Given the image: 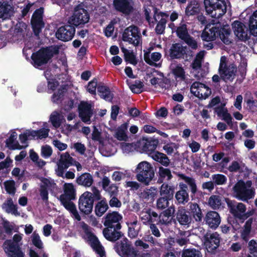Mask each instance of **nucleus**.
<instances>
[{"label":"nucleus","instance_id":"nucleus-1","mask_svg":"<svg viewBox=\"0 0 257 257\" xmlns=\"http://www.w3.org/2000/svg\"><path fill=\"white\" fill-rule=\"evenodd\" d=\"M179 176L185 181V183L180 182L179 183V190L175 194V198L177 204L185 205L190 200L188 188L190 190V197L192 200L195 198L198 190L195 179L184 174H180Z\"/></svg>","mask_w":257,"mask_h":257},{"label":"nucleus","instance_id":"nucleus-2","mask_svg":"<svg viewBox=\"0 0 257 257\" xmlns=\"http://www.w3.org/2000/svg\"><path fill=\"white\" fill-rule=\"evenodd\" d=\"M230 30L211 25H206L202 31L201 38L203 41L212 42L219 37L225 45H229L231 41L229 38Z\"/></svg>","mask_w":257,"mask_h":257},{"label":"nucleus","instance_id":"nucleus-3","mask_svg":"<svg viewBox=\"0 0 257 257\" xmlns=\"http://www.w3.org/2000/svg\"><path fill=\"white\" fill-rule=\"evenodd\" d=\"M76 199V190L72 183H65L64 185V193L60 195L59 200L61 204L71 213L77 220L81 218L79 214L75 204L72 202Z\"/></svg>","mask_w":257,"mask_h":257},{"label":"nucleus","instance_id":"nucleus-4","mask_svg":"<svg viewBox=\"0 0 257 257\" xmlns=\"http://www.w3.org/2000/svg\"><path fill=\"white\" fill-rule=\"evenodd\" d=\"M101 199L100 191L95 187H92V192H84L80 196L78 201V208L80 213L85 215L90 214L92 211L94 202Z\"/></svg>","mask_w":257,"mask_h":257},{"label":"nucleus","instance_id":"nucleus-5","mask_svg":"<svg viewBox=\"0 0 257 257\" xmlns=\"http://www.w3.org/2000/svg\"><path fill=\"white\" fill-rule=\"evenodd\" d=\"M59 53V47L58 46L41 48L31 56L34 66L38 67L47 64L54 55H57Z\"/></svg>","mask_w":257,"mask_h":257},{"label":"nucleus","instance_id":"nucleus-6","mask_svg":"<svg viewBox=\"0 0 257 257\" xmlns=\"http://www.w3.org/2000/svg\"><path fill=\"white\" fill-rule=\"evenodd\" d=\"M136 179L145 185H148L155 177V172L152 164L147 161L139 163L135 169Z\"/></svg>","mask_w":257,"mask_h":257},{"label":"nucleus","instance_id":"nucleus-7","mask_svg":"<svg viewBox=\"0 0 257 257\" xmlns=\"http://www.w3.org/2000/svg\"><path fill=\"white\" fill-rule=\"evenodd\" d=\"M21 234H15L13 239H7L3 243V248L8 257H24L25 254L22 250L21 244L19 242L22 240Z\"/></svg>","mask_w":257,"mask_h":257},{"label":"nucleus","instance_id":"nucleus-8","mask_svg":"<svg viewBox=\"0 0 257 257\" xmlns=\"http://www.w3.org/2000/svg\"><path fill=\"white\" fill-rule=\"evenodd\" d=\"M205 11L212 18H220L226 12V4L223 0H204Z\"/></svg>","mask_w":257,"mask_h":257},{"label":"nucleus","instance_id":"nucleus-9","mask_svg":"<svg viewBox=\"0 0 257 257\" xmlns=\"http://www.w3.org/2000/svg\"><path fill=\"white\" fill-rule=\"evenodd\" d=\"M90 19V16L87 11L78 5L75 9L72 15L69 18L68 23L74 25L75 27H83L88 23Z\"/></svg>","mask_w":257,"mask_h":257},{"label":"nucleus","instance_id":"nucleus-10","mask_svg":"<svg viewBox=\"0 0 257 257\" xmlns=\"http://www.w3.org/2000/svg\"><path fill=\"white\" fill-rule=\"evenodd\" d=\"M237 72V67L234 63L227 64L225 56H221L220 60L218 73L221 78L224 81L232 80L234 79Z\"/></svg>","mask_w":257,"mask_h":257},{"label":"nucleus","instance_id":"nucleus-11","mask_svg":"<svg viewBox=\"0 0 257 257\" xmlns=\"http://www.w3.org/2000/svg\"><path fill=\"white\" fill-rule=\"evenodd\" d=\"M244 185V182L240 180L234 185L233 190L237 199L243 201H247L254 197L255 189L254 188H246Z\"/></svg>","mask_w":257,"mask_h":257},{"label":"nucleus","instance_id":"nucleus-12","mask_svg":"<svg viewBox=\"0 0 257 257\" xmlns=\"http://www.w3.org/2000/svg\"><path fill=\"white\" fill-rule=\"evenodd\" d=\"M122 40L124 42H127L135 46H138L142 44L141 35L139 28L135 25H132L124 29Z\"/></svg>","mask_w":257,"mask_h":257},{"label":"nucleus","instance_id":"nucleus-13","mask_svg":"<svg viewBox=\"0 0 257 257\" xmlns=\"http://www.w3.org/2000/svg\"><path fill=\"white\" fill-rule=\"evenodd\" d=\"M114 248L121 257H136L137 252L130 244L128 239L124 237L120 241L116 242Z\"/></svg>","mask_w":257,"mask_h":257},{"label":"nucleus","instance_id":"nucleus-14","mask_svg":"<svg viewBox=\"0 0 257 257\" xmlns=\"http://www.w3.org/2000/svg\"><path fill=\"white\" fill-rule=\"evenodd\" d=\"M230 212L236 218L245 219L249 216L245 214L246 206L242 203H237L234 200H231L229 198H224Z\"/></svg>","mask_w":257,"mask_h":257},{"label":"nucleus","instance_id":"nucleus-15","mask_svg":"<svg viewBox=\"0 0 257 257\" xmlns=\"http://www.w3.org/2000/svg\"><path fill=\"white\" fill-rule=\"evenodd\" d=\"M76 27L69 24L60 27L57 30L55 36L59 40L68 42L71 40L75 34Z\"/></svg>","mask_w":257,"mask_h":257},{"label":"nucleus","instance_id":"nucleus-16","mask_svg":"<svg viewBox=\"0 0 257 257\" xmlns=\"http://www.w3.org/2000/svg\"><path fill=\"white\" fill-rule=\"evenodd\" d=\"M82 229L91 242V246L100 257L105 255V251L98 238L90 231L89 226L85 223L82 225Z\"/></svg>","mask_w":257,"mask_h":257},{"label":"nucleus","instance_id":"nucleus-17","mask_svg":"<svg viewBox=\"0 0 257 257\" xmlns=\"http://www.w3.org/2000/svg\"><path fill=\"white\" fill-rule=\"evenodd\" d=\"M122 219L120 214L117 211L108 212L104 217L103 224L105 228L121 229L120 221Z\"/></svg>","mask_w":257,"mask_h":257},{"label":"nucleus","instance_id":"nucleus-18","mask_svg":"<svg viewBox=\"0 0 257 257\" xmlns=\"http://www.w3.org/2000/svg\"><path fill=\"white\" fill-rule=\"evenodd\" d=\"M192 93L200 99H205L211 93L210 88L205 84L200 82L195 81L191 86Z\"/></svg>","mask_w":257,"mask_h":257},{"label":"nucleus","instance_id":"nucleus-19","mask_svg":"<svg viewBox=\"0 0 257 257\" xmlns=\"http://www.w3.org/2000/svg\"><path fill=\"white\" fill-rule=\"evenodd\" d=\"M204 245L211 250H215L220 244V237L217 232H207L203 236Z\"/></svg>","mask_w":257,"mask_h":257},{"label":"nucleus","instance_id":"nucleus-20","mask_svg":"<svg viewBox=\"0 0 257 257\" xmlns=\"http://www.w3.org/2000/svg\"><path fill=\"white\" fill-rule=\"evenodd\" d=\"M174 216H175V220L182 226L189 227L192 222V217L190 214L189 211L187 210L184 207H178Z\"/></svg>","mask_w":257,"mask_h":257},{"label":"nucleus","instance_id":"nucleus-21","mask_svg":"<svg viewBox=\"0 0 257 257\" xmlns=\"http://www.w3.org/2000/svg\"><path fill=\"white\" fill-rule=\"evenodd\" d=\"M78 110L79 116L81 120L85 123H90V118L93 115L91 105L87 102H81Z\"/></svg>","mask_w":257,"mask_h":257},{"label":"nucleus","instance_id":"nucleus-22","mask_svg":"<svg viewBox=\"0 0 257 257\" xmlns=\"http://www.w3.org/2000/svg\"><path fill=\"white\" fill-rule=\"evenodd\" d=\"M232 27L235 35L239 40L245 42L249 39L248 29L242 22L235 21L232 24Z\"/></svg>","mask_w":257,"mask_h":257},{"label":"nucleus","instance_id":"nucleus-23","mask_svg":"<svg viewBox=\"0 0 257 257\" xmlns=\"http://www.w3.org/2000/svg\"><path fill=\"white\" fill-rule=\"evenodd\" d=\"M132 0H113V5L115 10L126 16L132 13L134 8L131 4Z\"/></svg>","mask_w":257,"mask_h":257},{"label":"nucleus","instance_id":"nucleus-24","mask_svg":"<svg viewBox=\"0 0 257 257\" xmlns=\"http://www.w3.org/2000/svg\"><path fill=\"white\" fill-rule=\"evenodd\" d=\"M14 7L6 0H0V19L3 21L10 19L14 16Z\"/></svg>","mask_w":257,"mask_h":257},{"label":"nucleus","instance_id":"nucleus-25","mask_svg":"<svg viewBox=\"0 0 257 257\" xmlns=\"http://www.w3.org/2000/svg\"><path fill=\"white\" fill-rule=\"evenodd\" d=\"M73 161L74 159L68 152L61 154L58 163V175L62 177L64 170L73 165Z\"/></svg>","mask_w":257,"mask_h":257},{"label":"nucleus","instance_id":"nucleus-26","mask_svg":"<svg viewBox=\"0 0 257 257\" xmlns=\"http://www.w3.org/2000/svg\"><path fill=\"white\" fill-rule=\"evenodd\" d=\"M203 220L205 223L212 229H216L221 222V217L219 213L215 211H208Z\"/></svg>","mask_w":257,"mask_h":257},{"label":"nucleus","instance_id":"nucleus-27","mask_svg":"<svg viewBox=\"0 0 257 257\" xmlns=\"http://www.w3.org/2000/svg\"><path fill=\"white\" fill-rule=\"evenodd\" d=\"M138 144L144 152H153L156 150L159 141L154 138L143 137L138 141Z\"/></svg>","mask_w":257,"mask_h":257},{"label":"nucleus","instance_id":"nucleus-28","mask_svg":"<svg viewBox=\"0 0 257 257\" xmlns=\"http://www.w3.org/2000/svg\"><path fill=\"white\" fill-rule=\"evenodd\" d=\"M158 213L151 208L144 209L141 214V219L145 225L157 222Z\"/></svg>","mask_w":257,"mask_h":257},{"label":"nucleus","instance_id":"nucleus-29","mask_svg":"<svg viewBox=\"0 0 257 257\" xmlns=\"http://www.w3.org/2000/svg\"><path fill=\"white\" fill-rule=\"evenodd\" d=\"M120 229L104 228L103 230L104 237L107 240L114 242L123 236V233L119 230Z\"/></svg>","mask_w":257,"mask_h":257},{"label":"nucleus","instance_id":"nucleus-30","mask_svg":"<svg viewBox=\"0 0 257 257\" xmlns=\"http://www.w3.org/2000/svg\"><path fill=\"white\" fill-rule=\"evenodd\" d=\"M186 46H183L179 43H175L172 44L170 49V57L172 59H180L184 58V48Z\"/></svg>","mask_w":257,"mask_h":257},{"label":"nucleus","instance_id":"nucleus-31","mask_svg":"<svg viewBox=\"0 0 257 257\" xmlns=\"http://www.w3.org/2000/svg\"><path fill=\"white\" fill-rule=\"evenodd\" d=\"M224 197L220 195H212L208 200V204L213 209L216 210L224 207Z\"/></svg>","mask_w":257,"mask_h":257},{"label":"nucleus","instance_id":"nucleus-32","mask_svg":"<svg viewBox=\"0 0 257 257\" xmlns=\"http://www.w3.org/2000/svg\"><path fill=\"white\" fill-rule=\"evenodd\" d=\"M189 205L190 214L196 222H201L202 221L203 215L199 205L197 203L192 202H190Z\"/></svg>","mask_w":257,"mask_h":257},{"label":"nucleus","instance_id":"nucleus-33","mask_svg":"<svg viewBox=\"0 0 257 257\" xmlns=\"http://www.w3.org/2000/svg\"><path fill=\"white\" fill-rule=\"evenodd\" d=\"M17 138V133L15 131H13L9 138L6 140V146L10 150H21L23 148V146H21L16 141Z\"/></svg>","mask_w":257,"mask_h":257},{"label":"nucleus","instance_id":"nucleus-34","mask_svg":"<svg viewBox=\"0 0 257 257\" xmlns=\"http://www.w3.org/2000/svg\"><path fill=\"white\" fill-rule=\"evenodd\" d=\"M97 92L99 95L106 101H111L113 94L110 90L108 87L103 84L99 83L97 86Z\"/></svg>","mask_w":257,"mask_h":257},{"label":"nucleus","instance_id":"nucleus-35","mask_svg":"<svg viewBox=\"0 0 257 257\" xmlns=\"http://www.w3.org/2000/svg\"><path fill=\"white\" fill-rule=\"evenodd\" d=\"M159 192L161 197L171 200L174 196V187L168 184L163 183L160 187Z\"/></svg>","mask_w":257,"mask_h":257},{"label":"nucleus","instance_id":"nucleus-36","mask_svg":"<svg viewBox=\"0 0 257 257\" xmlns=\"http://www.w3.org/2000/svg\"><path fill=\"white\" fill-rule=\"evenodd\" d=\"M98 201L95 205L94 212L97 216L101 217L106 212L109 207L105 198Z\"/></svg>","mask_w":257,"mask_h":257},{"label":"nucleus","instance_id":"nucleus-37","mask_svg":"<svg viewBox=\"0 0 257 257\" xmlns=\"http://www.w3.org/2000/svg\"><path fill=\"white\" fill-rule=\"evenodd\" d=\"M214 111L218 116L222 117V119L224 120L228 125H230L232 124V118L230 113H228L226 108L223 106L216 107L214 109Z\"/></svg>","mask_w":257,"mask_h":257},{"label":"nucleus","instance_id":"nucleus-38","mask_svg":"<svg viewBox=\"0 0 257 257\" xmlns=\"http://www.w3.org/2000/svg\"><path fill=\"white\" fill-rule=\"evenodd\" d=\"M161 54L159 52H153L151 54V58L149 52H145L144 55V58L145 62L150 66H156L155 62L158 61L161 58Z\"/></svg>","mask_w":257,"mask_h":257},{"label":"nucleus","instance_id":"nucleus-39","mask_svg":"<svg viewBox=\"0 0 257 257\" xmlns=\"http://www.w3.org/2000/svg\"><path fill=\"white\" fill-rule=\"evenodd\" d=\"M152 158L155 161L165 167L169 166L171 163L170 160L166 154L158 151L154 153Z\"/></svg>","mask_w":257,"mask_h":257},{"label":"nucleus","instance_id":"nucleus-40","mask_svg":"<svg viewBox=\"0 0 257 257\" xmlns=\"http://www.w3.org/2000/svg\"><path fill=\"white\" fill-rule=\"evenodd\" d=\"M244 102H246L247 109L249 111L254 112L257 111V100L253 99V97L250 92L245 93Z\"/></svg>","mask_w":257,"mask_h":257},{"label":"nucleus","instance_id":"nucleus-41","mask_svg":"<svg viewBox=\"0 0 257 257\" xmlns=\"http://www.w3.org/2000/svg\"><path fill=\"white\" fill-rule=\"evenodd\" d=\"M158 181L162 183L166 179L167 181H170L173 178L171 170L168 168H165L163 166L158 167Z\"/></svg>","mask_w":257,"mask_h":257},{"label":"nucleus","instance_id":"nucleus-42","mask_svg":"<svg viewBox=\"0 0 257 257\" xmlns=\"http://www.w3.org/2000/svg\"><path fill=\"white\" fill-rule=\"evenodd\" d=\"M93 181L92 176L89 173H83L76 179L78 184L85 187H90Z\"/></svg>","mask_w":257,"mask_h":257},{"label":"nucleus","instance_id":"nucleus-43","mask_svg":"<svg viewBox=\"0 0 257 257\" xmlns=\"http://www.w3.org/2000/svg\"><path fill=\"white\" fill-rule=\"evenodd\" d=\"M200 12L199 5L195 1H191L185 9V14L187 16L198 14Z\"/></svg>","mask_w":257,"mask_h":257},{"label":"nucleus","instance_id":"nucleus-44","mask_svg":"<svg viewBox=\"0 0 257 257\" xmlns=\"http://www.w3.org/2000/svg\"><path fill=\"white\" fill-rule=\"evenodd\" d=\"M249 30L250 35L257 36V10L255 11L250 17Z\"/></svg>","mask_w":257,"mask_h":257},{"label":"nucleus","instance_id":"nucleus-45","mask_svg":"<svg viewBox=\"0 0 257 257\" xmlns=\"http://www.w3.org/2000/svg\"><path fill=\"white\" fill-rule=\"evenodd\" d=\"M127 129V124L124 123L119 126L116 131L115 138L119 141H127L128 137L126 134Z\"/></svg>","mask_w":257,"mask_h":257},{"label":"nucleus","instance_id":"nucleus-46","mask_svg":"<svg viewBox=\"0 0 257 257\" xmlns=\"http://www.w3.org/2000/svg\"><path fill=\"white\" fill-rule=\"evenodd\" d=\"M31 23L34 35L36 36H39L42 32V29L45 27L43 20H31Z\"/></svg>","mask_w":257,"mask_h":257},{"label":"nucleus","instance_id":"nucleus-47","mask_svg":"<svg viewBox=\"0 0 257 257\" xmlns=\"http://www.w3.org/2000/svg\"><path fill=\"white\" fill-rule=\"evenodd\" d=\"M252 220L251 219L247 220L244 225L242 231L241 233L242 239L245 242H247L249 240V234L251 231V224Z\"/></svg>","mask_w":257,"mask_h":257},{"label":"nucleus","instance_id":"nucleus-48","mask_svg":"<svg viewBox=\"0 0 257 257\" xmlns=\"http://www.w3.org/2000/svg\"><path fill=\"white\" fill-rule=\"evenodd\" d=\"M172 72L176 79L179 78L181 80H184L186 79L185 71L181 64H177L172 69Z\"/></svg>","mask_w":257,"mask_h":257},{"label":"nucleus","instance_id":"nucleus-49","mask_svg":"<svg viewBox=\"0 0 257 257\" xmlns=\"http://www.w3.org/2000/svg\"><path fill=\"white\" fill-rule=\"evenodd\" d=\"M3 208L6 209L8 213H12L14 214H18L17 207L13 201L12 198H8L3 204Z\"/></svg>","mask_w":257,"mask_h":257},{"label":"nucleus","instance_id":"nucleus-50","mask_svg":"<svg viewBox=\"0 0 257 257\" xmlns=\"http://www.w3.org/2000/svg\"><path fill=\"white\" fill-rule=\"evenodd\" d=\"M42 182L44 183V185H42L40 186V195L43 201L47 202L48 201L49 194L47 189V186L49 180L46 178H44Z\"/></svg>","mask_w":257,"mask_h":257},{"label":"nucleus","instance_id":"nucleus-51","mask_svg":"<svg viewBox=\"0 0 257 257\" xmlns=\"http://www.w3.org/2000/svg\"><path fill=\"white\" fill-rule=\"evenodd\" d=\"M176 34L177 36L183 41L190 36L186 24H182L180 26L177 27Z\"/></svg>","mask_w":257,"mask_h":257},{"label":"nucleus","instance_id":"nucleus-52","mask_svg":"<svg viewBox=\"0 0 257 257\" xmlns=\"http://www.w3.org/2000/svg\"><path fill=\"white\" fill-rule=\"evenodd\" d=\"M144 85L141 80H136L135 81L134 83L129 84V87L131 91L136 94H140L142 93L143 90V88Z\"/></svg>","mask_w":257,"mask_h":257},{"label":"nucleus","instance_id":"nucleus-53","mask_svg":"<svg viewBox=\"0 0 257 257\" xmlns=\"http://www.w3.org/2000/svg\"><path fill=\"white\" fill-rule=\"evenodd\" d=\"M245 167L244 163L239 164V163L236 161H233L231 162V164L229 166L228 170L230 172H237L242 173L244 172L243 168Z\"/></svg>","mask_w":257,"mask_h":257},{"label":"nucleus","instance_id":"nucleus-54","mask_svg":"<svg viewBox=\"0 0 257 257\" xmlns=\"http://www.w3.org/2000/svg\"><path fill=\"white\" fill-rule=\"evenodd\" d=\"M66 87L62 85L57 92L54 93L52 96V101L54 103H58L63 97L64 92L66 91Z\"/></svg>","mask_w":257,"mask_h":257},{"label":"nucleus","instance_id":"nucleus-55","mask_svg":"<svg viewBox=\"0 0 257 257\" xmlns=\"http://www.w3.org/2000/svg\"><path fill=\"white\" fill-rule=\"evenodd\" d=\"M212 179L215 185H221L225 184L227 182L226 177L221 174H213Z\"/></svg>","mask_w":257,"mask_h":257},{"label":"nucleus","instance_id":"nucleus-56","mask_svg":"<svg viewBox=\"0 0 257 257\" xmlns=\"http://www.w3.org/2000/svg\"><path fill=\"white\" fill-rule=\"evenodd\" d=\"M182 257H202L201 252L195 248L184 249Z\"/></svg>","mask_w":257,"mask_h":257},{"label":"nucleus","instance_id":"nucleus-57","mask_svg":"<svg viewBox=\"0 0 257 257\" xmlns=\"http://www.w3.org/2000/svg\"><path fill=\"white\" fill-rule=\"evenodd\" d=\"M5 188L6 192L11 195H14L16 191L15 182L13 180H7L4 182Z\"/></svg>","mask_w":257,"mask_h":257},{"label":"nucleus","instance_id":"nucleus-58","mask_svg":"<svg viewBox=\"0 0 257 257\" xmlns=\"http://www.w3.org/2000/svg\"><path fill=\"white\" fill-rule=\"evenodd\" d=\"M167 20L165 18H161L158 22L155 28V32L157 35H161L164 33Z\"/></svg>","mask_w":257,"mask_h":257},{"label":"nucleus","instance_id":"nucleus-59","mask_svg":"<svg viewBox=\"0 0 257 257\" xmlns=\"http://www.w3.org/2000/svg\"><path fill=\"white\" fill-rule=\"evenodd\" d=\"M170 200L160 197L157 200V207L159 209H164L168 207Z\"/></svg>","mask_w":257,"mask_h":257},{"label":"nucleus","instance_id":"nucleus-60","mask_svg":"<svg viewBox=\"0 0 257 257\" xmlns=\"http://www.w3.org/2000/svg\"><path fill=\"white\" fill-rule=\"evenodd\" d=\"M97 80L96 78H93L91 81L88 83L87 86V91L91 94H96V89L98 86Z\"/></svg>","mask_w":257,"mask_h":257},{"label":"nucleus","instance_id":"nucleus-61","mask_svg":"<svg viewBox=\"0 0 257 257\" xmlns=\"http://www.w3.org/2000/svg\"><path fill=\"white\" fill-rule=\"evenodd\" d=\"M32 241L33 244L36 247L39 249L43 248V242L38 233H34L33 234Z\"/></svg>","mask_w":257,"mask_h":257},{"label":"nucleus","instance_id":"nucleus-62","mask_svg":"<svg viewBox=\"0 0 257 257\" xmlns=\"http://www.w3.org/2000/svg\"><path fill=\"white\" fill-rule=\"evenodd\" d=\"M52 148L47 145L43 146L41 148V155L45 159L49 158L52 154Z\"/></svg>","mask_w":257,"mask_h":257},{"label":"nucleus","instance_id":"nucleus-63","mask_svg":"<svg viewBox=\"0 0 257 257\" xmlns=\"http://www.w3.org/2000/svg\"><path fill=\"white\" fill-rule=\"evenodd\" d=\"M124 57L125 61L134 65L137 64L138 61L137 60L136 56L133 51L127 53Z\"/></svg>","mask_w":257,"mask_h":257},{"label":"nucleus","instance_id":"nucleus-64","mask_svg":"<svg viewBox=\"0 0 257 257\" xmlns=\"http://www.w3.org/2000/svg\"><path fill=\"white\" fill-rule=\"evenodd\" d=\"M249 252L254 256L257 257V243L254 240H251L248 243Z\"/></svg>","mask_w":257,"mask_h":257}]
</instances>
